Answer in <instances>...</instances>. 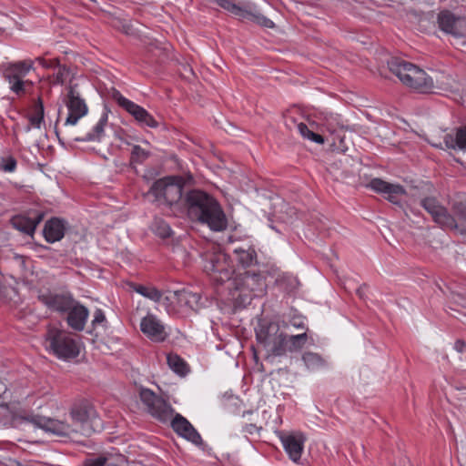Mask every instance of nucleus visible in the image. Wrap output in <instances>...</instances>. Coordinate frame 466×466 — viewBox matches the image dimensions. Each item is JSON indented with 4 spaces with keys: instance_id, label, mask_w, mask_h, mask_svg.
Listing matches in <instances>:
<instances>
[{
    "instance_id": "nucleus-1",
    "label": "nucleus",
    "mask_w": 466,
    "mask_h": 466,
    "mask_svg": "<svg viewBox=\"0 0 466 466\" xmlns=\"http://www.w3.org/2000/svg\"><path fill=\"white\" fill-rule=\"evenodd\" d=\"M184 207L188 218L207 225L213 231H223L228 227L227 217L218 201L200 189H190L185 193Z\"/></svg>"
},
{
    "instance_id": "nucleus-2",
    "label": "nucleus",
    "mask_w": 466,
    "mask_h": 466,
    "mask_svg": "<svg viewBox=\"0 0 466 466\" xmlns=\"http://www.w3.org/2000/svg\"><path fill=\"white\" fill-rule=\"evenodd\" d=\"M139 397L152 417L161 422L170 420L171 427L177 434L196 445L202 443V438L193 425L181 414L177 413L173 417L174 409L163 398L149 389H141Z\"/></svg>"
},
{
    "instance_id": "nucleus-3",
    "label": "nucleus",
    "mask_w": 466,
    "mask_h": 466,
    "mask_svg": "<svg viewBox=\"0 0 466 466\" xmlns=\"http://www.w3.org/2000/svg\"><path fill=\"white\" fill-rule=\"evenodd\" d=\"M420 206L431 216L432 220L441 228L459 229V223L466 222V195L458 194L450 202L452 214L433 197L420 199Z\"/></svg>"
},
{
    "instance_id": "nucleus-4",
    "label": "nucleus",
    "mask_w": 466,
    "mask_h": 466,
    "mask_svg": "<svg viewBox=\"0 0 466 466\" xmlns=\"http://www.w3.org/2000/svg\"><path fill=\"white\" fill-rule=\"evenodd\" d=\"M72 423L63 420L34 415L25 418V420L35 426L56 435L70 436L74 433H79L84 436H89L92 429L88 422V413L82 408H75L70 412Z\"/></svg>"
},
{
    "instance_id": "nucleus-5",
    "label": "nucleus",
    "mask_w": 466,
    "mask_h": 466,
    "mask_svg": "<svg viewBox=\"0 0 466 466\" xmlns=\"http://www.w3.org/2000/svg\"><path fill=\"white\" fill-rule=\"evenodd\" d=\"M387 64L403 85L421 93L430 92L434 87L432 77L419 66L400 57H390Z\"/></svg>"
},
{
    "instance_id": "nucleus-6",
    "label": "nucleus",
    "mask_w": 466,
    "mask_h": 466,
    "mask_svg": "<svg viewBox=\"0 0 466 466\" xmlns=\"http://www.w3.org/2000/svg\"><path fill=\"white\" fill-rule=\"evenodd\" d=\"M185 193L181 177H166L156 180L147 196L153 197V200L159 204L182 210Z\"/></svg>"
},
{
    "instance_id": "nucleus-7",
    "label": "nucleus",
    "mask_w": 466,
    "mask_h": 466,
    "mask_svg": "<svg viewBox=\"0 0 466 466\" xmlns=\"http://www.w3.org/2000/svg\"><path fill=\"white\" fill-rule=\"evenodd\" d=\"M266 287V279L257 270H245L238 272L230 280L228 289L236 301L239 304L249 303L252 292L262 293Z\"/></svg>"
},
{
    "instance_id": "nucleus-8",
    "label": "nucleus",
    "mask_w": 466,
    "mask_h": 466,
    "mask_svg": "<svg viewBox=\"0 0 466 466\" xmlns=\"http://www.w3.org/2000/svg\"><path fill=\"white\" fill-rule=\"evenodd\" d=\"M46 348L54 355L62 360L74 359L80 352L79 341L70 332L58 328L51 327L46 335Z\"/></svg>"
},
{
    "instance_id": "nucleus-9",
    "label": "nucleus",
    "mask_w": 466,
    "mask_h": 466,
    "mask_svg": "<svg viewBox=\"0 0 466 466\" xmlns=\"http://www.w3.org/2000/svg\"><path fill=\"white\" fill-rule=\"evenodd\" d=\"M204 270L215 285L232 280L234 273L228 256L221 251L207 253L204 256Z\"/></svg>"
},
{
    "instance_id": "nucleus-10",
    "label": "nucleus",
    "mask_w": 466,
    "mask_h": 466,
    "mask_svg": "<svg viewBox=\"0 0 466 466\" xmlns=\"http://www.w3.org/2000/svg\"><path fill=\"white\" fill-rule=\"evenodd\" d=\"M216 3L225 10L238 16L241 19L250 20L260 26L273 28L275 24L263 15L258 8L251 3H236L235 0H215Z\"/></svg>"
},
{
    "instance_id": "nucleus-11",
    "label": "nucleus",
    "mask_w": 466,
    "mask_h": 466,
    "mask_svg": "<svg viewBox=\"0 0 466 466\" xmlns=\"http://www.w3.org/2000/svg\"><path fill=\"white\" fill-rule=\"evenodd\" d=\"M32 60H24L10 63L5 68L4 76L9 84L10 89L20 96L26 92V86H32V82L24 80L33 68Z\"/></svg>"
},
{
    "instance_id": "nucleus-12",
    "label": "nucleus",
    "mask_w": 466,
    "mask_h": 466,
    "mask_svg": "<svg viewBox=\"0 0 466 466\" xmlns=\"http://www.w3.org/2000/svg\"><path fill=\"white\" fill-rule=\"evenodd\" d=\"M308 339L307 332L298 335L288 336L281 332L279 336L266 350L272 356L281 357L288 352H294L301 350Z\"/></svg>"
},
{
    "instance_id": "nucleus-13",
    "label": "nucleus",
    "mask_w": 466,
    "mask_h": 466,
    "mask_svg": "<svg viewBox=\"0 0 466 466\" xmlns=\"http://www.w3.org/2000/svg\"><path fill=\"white\" fill-rule=\"evenodd\" d=\"M64 103L68 109V116L65 121V126L76 125L81 117L87 114V106L77 90V85H70L68 86Z\"/></svg>"
},
{
    "instance_id": "nucleus-14",
    "label": "nucleus",
    "mask_w": 466,
    "mask_h": 466,
    "mask_svg": "<svg viewBox=\"0 0 466 466\" xmlns=\"http://www.w3.org/2000/svg\"><path fill=\"white\" fill-rule=\"evenodd\" d=\"M437 23L439 28L446 34L456 38H464L466 34V18L456 16L449 10H442L438 14Z\"/></svg>"
},
{
    "instance_id": "nucleus-15",
    "label": "nucleus",
    "mask_w": 466,
    "mask_h": 466,
    "mask_svg": "<svg viewBox=\"0 0 466 466\" xmlns=\"http://www.w3.org/2000/svg\"><path fill=\"white\" fill-rule=\"evenodd\" d=\"M377 193L384 195V198L392 204H400V197L406 194L404 187L398 184H391L381 178H373L367 186Z\"/></svg>"
},
{
    "instance_id": "nucleus-16",
    "label": "nucleus",
    "mask_w": 466,
    "mask_h": 466,
    "mask_svg": "<svg viewBox=\"0 0 466 466\" xmlns=\"http://www.w3.org/2000/svg\"><path fill=\"white\" fill-rule=\"evenodd\" d=\"M38 298L47 308L60 313H66L76 301L70 294H53L48 292L40 295Z\"/></svg>"
},
{
    "instance_id": "nucleus-17",
    "label": "nucleus",
    "mask_w": 466,
    "mask_h": 466,
    "mask_svg": "<svg viewBox=\"0 0 466 466\" xmlns=\"http://www.w3.org/2000/svg\"><path fill=\"white\" fill-rule=\"evenodd\" d=\"M140 329L148 338L157 342L164 341L167 337L164 325L152 314L142 319Z\"/></svg>"
},
{
    "instance_id": "nucleus-18",
    "label": "nucleus",
    "mask_w": 466,
    "mask_h": 466,
    "mask_svg": "<svg viewBox=\"0 0 466 466\" xmlns=\"http://www.w3.org/2000/svg\"><path fill=\"white\" fill-rule=\"evenodd\" d=\"M281 332L278 322L262 320L256 328V338L267 350Z\"/></svg>"
},
{
    "instance_id": "nucleus-19",
    "label": "nucleus",
    "mask_w": 466,
    "mask_h": 466,
    "mask_svg": "<svg viewBox=\"0 0 466 466\" xmlns=\"http://www.w3.org/2000/svg\"><path fill=\"white\" fill-rule=\"evenodd\" d=\"M281 442L289 458L297 462L302 454L305 437L302 433L282 434Z\"/></svg>"
},
{
    "instance_id": "nucleus-20",
    "label": "nucleus",
    "mask_w": 466,
    "mask_h": 466,
    "mask_svg": "<svg viewBox=\"0 0 466 466\" xmlns=\"http://www.w3.org/2000/svg\"><path fill=\"white\" fill-rule=\"evenodd\" d=\"M89 316V310L77 300L66 312V323L76 331H82L85 329L86 320Z\"/></svg>"
},
{
    "instance_id": "nucleus-21",
    "label": "nucleus",
    "mask_w": 466,
    "mask_h": 466,
    "mask_svg": "<svg viewBox=\"0 0 466 466\" xmlns=\"http://www.w3.org/2000/svg\"><path fill=\"white\" fill-rule=\"evenodd\" d=\"M173 298L177 299L179 307L187 308L193 311L199 310L205 304L199 293L188 289L174 291Z\"/></svg>"
},
{
    "instance_id": "nucleus-22",
    "label": "nucleus",
    "mask_w": 466,
    "mask_h": 466,
    "mask_svg": "<svg viewBox=\"0 0 466 466\" xmlns=\"http://www.w3.org/2000/svg\"><path fill=\"white\" fill-rule=\"evenodd\" d=\"M107 123V113L105 112L101 116L98 122L94 126L91 131L86 132L81 137H76L71 134L69 131L66 132L67 137L75 141H100L105 133V127Z\"/></svg>"
},
{
    "instance_id": "nucleus-23",
    "label": "nucleus",
    "mask_w": 466,
    "mask_h": 466,
    "mask_svg": "<svg viewBox=\"0 0 466 466\" xmlns=\"http://www.w3.org/2000/svg\"><path fill=\"white\" fill-rule=\"evenodd\" d=\"M65 229V221L57 218H53L46 222L43 232L46 240L49 243H54L63 238Z\"/></svg>"
},
{
    "instance_id": "nucleus-24",
    "label": "nucleus",
    "mask_w": 466,
    "mask_h": 466,
    "mask_svg": "<svg viewBox=\"0 0 466 466\" xmlns=\"http://www.w3.org/2000/svg\"><path fill=\"white\" fill-rule=\"evenodd\" d=\"M443 143L448 149L466 152V126L456 127L454 136L446 134L443 137Z\"/></svg>"
},
{
    "instance_id": "nucleus-25",
    "label": "nucleus",
    "mask_w": 466,
    "mask_h": 466,
    "mask_svg": "<svg viewBox=\"0 0 466 466\" xmlns=\"http://www.w3.org/2000/svg\"><path fill=\"white\" fill-rule=\"evenodd\" d=\"M127 112L142 125L152 128L158 127V122L145 108L135 103L130 106Z\"/></svg>"
},
{
    "instance_id": "nucleus-26",
    "label": "nucleus",
    "mask_w": 466,
    "mask_h": 466,
    "mask_svg": "<svg viewBox=\"0 0 466 466\" xmlns=\"http://www.w3.org/2000/svg\"><path fill=\"white\" fill-rule=\"evenodd\" d=\"M234 253L236 255V261L244 268L257 264V252L251 247L247 248H238L234 250Z\"/></svg>"
},
{
    "instance_id": "nucleus-27",
    "label": "nucleus",
    "mask_w": 466,
    "mask_h": 466,
    "mask_svg": "<svg viewBox=\"0 0 466 466\" xmlns=\"http://www.w3.org/2000/svg\"><path fill=\"white\" fill-rule=\"evenodd\" d=\"M133 290L142 295L143 297L159 302L162 299V292L153 286H145L141 284H131Z\"/></svg>"
},
{
    "instance_id": "nucleus-28",
    "label": "nucleus",
    "mask_w": 466,
    "mask_h": 466,
    "mask_svg": "<svg viewBox=\"0 0 466 466\" xmlns=\"http://www.w3.org/2000/svg\"><path fill=\"white\" fill-rule=\"evenodd\" d=\"M12 226L17 230L27 234L33 235L35 232V225L32 223V219L25 216H15L11 218Z\"/></svg>"
},
{
    "instance_id": "nucleus-29",
    "label": "nucleus",
    "mask_w": 466,
    "mask_h": 466,
    "mask_svg": "<svg viewBox=\"0 0 466 466\" xmlns=\"http://www.w3.org/2000/svg\"><path fill=\"white\" fill-rule=\"evenodd\" d=\"M30 125L35 128H40L44 121V105L40 97H38L32 106V114L28 116Z\"/></svg>"
},
{
    "instance_id": "nucleus-30",
    "label": "nucleus",
    "mask_w": 466,
    "mask_h": 466,
    "mask_svg": "<svg viewBox=\"0 0 466 466\" xmlns=\"http://www.w3.org/2000/svg\"><path fill=\"white\" fill-rule=\"evenodd\" d=\"M302 360L310 370H318L326 366V360L318 353L315 352H305L302 356Z\"/></svg>"
},
{
    "instance_id": "nucleus-31",
    "label": "nucleus",
    "mask_w": 466,
    "mask_h": 466,
    "mask_svg": "<svg viewBox=\"0 0 466 466\" xmlns=\"http://www.w3.org/2000/svg\"><path fill=\"white\" fill-rule=\"evenodd\" d=\"M290 120L293 122L294 126L296 127V129L304 138H307L318 144L324 143L323 137L310 130L306 124L302 122L297 123V121L294 118H290Z\"/></svg>"
},
{
    "instance_id": "nucleus-32",
    "label": "nucleus",
    "mask_w": 466,
    "mask_h": 466,
    "mask_svg": "<svg viewBox=\"0 0 466 466\" xmlns=\"http://www.w3.org/2000/svg\"><path fill=\"white\" fill-rule=\"evenodd\" d=\"M169 368L176 373L185 376L188 372L186 361L177 354H168L167 357Z\"/></svg>"
},
{
    "instance_id": "nucleus-33",
    "label": "nucleus",
    "mask_w": 466,
    "mask_h": 466,
    "mask_svg": "<svg viewBox=\"0 0 466 466\" xmlns=\"http://www.w3.org/2000/svg\"><path fill=\"white\" fill-rule=\"evenodd\" d=\"M151 228L156 235L162 238H167L171 235L169 225L161 218H155L152 222Z\"/></svg>"
},
{
    "instance_id": "nucleus-34",
    "label": "nucleus",
    "mask_w": 466,
    "mask_h": 466,
    "mask_svg": "<svg viewBox=\"0 0 466 466\" xmlns=\"http://www.w3.org/2000/svg\"><path fill=\"white\" fill-rule=\"evenodd\" d=\"M151 153L148 150L142 148L138 145H135L131 150L130 162L131 164H143Z\"/></svg>"
},
{
    "instance_id": "nucleus-35",
    "label": "nucleus",
    "mask_w": 466,
    "mask_h": 466,
    "mask_svg": "<svg viewBox=\"0 0 466 466\" xmlns=\"http://www.w3.org/2000/svg\"><path fill=\"white\" fill-rule=\"evenodd\" d=\"M56 67L58 70L55 76L54 83L63 85L70 74L69 68L66 66H61L60 64L54 68Z\"/></svg>"
},
{
    "instance_id": "nucleus-36",
    "label": "nucleus",
    "mask_w": 466,
    "mask_h": 466,
    "mask_svg": "<svg viewBox=\"0 0 466 466\" xmlns=\"http://www.w3.org/2000/svg\"><path fill=\"white\" fill-rule=\"evenodd\" d=\"M112 97L114 100L117 102V104L126 109L127 111L130 109V106L134 104V102L128 100L125 96L121 95V93L118 90L114 89L112 93Z\"/></svg>"
},
{
    "instance_id": "nucleus-37",
    "label": "nucleus",
    "mask_w": 466,
    "mask_h": 466,
    "mask_svg": "<svg viewBox=\"0 0 466 466\" xmlns=\"http://www.w3.org/2000/svg\"><path fill=\"white\" fill-rule=\"evenodd\" d=\"M106 316L102 309H97L94 313V319L92 320L93 328H96V326L106 322Z\"/></svg>"
},
{
    "instance_id": "nucleus-38",
    "label": "nucleus",
    "mask_w": 466,
    "mask_h": 466,
    "mask_svg": "<svg viewBox=\"0 0 466 466\" xmlns=\"http://www.w3.org/2000/svg\"><path fill=\"white\" fill-rule=\"evenodd\" d=\"M1 168L5 172H14L16 168V160L13 157L6 158Z\"/></svg>"
},
{
    "instance_id": "nucleus-39",
    "label": "nucleus",
    "mask_w": 466,
    "mask_h": 466,
    "mask_svg": "<svg viewBox=\"0 0 466 466\" xmlns=\"http://www.w3.org/2000/svg\"><path fill=\"white\" fill-rule=\"evenodd\" d=\"M36 61H38L39 64L46 68H54L55 66H59L58 59L46 60L43 57H37Z\"/></svg>"
},
{
    "instance_id": "nucleus-40",
    "label": "nucleus",
    "mask_w": 466,
    "mask_h": 466,
    "mask_svg": "<svg viewBox=\"0 0 466 466\" xmlns=\"http://www.w3.org/2000/svg\"><path fill=\"white\" fill-rule=\"evenodd\" d=\"M106 459L104 457H99L93 461L92 462L86 464V466H105Z\"/></svg>"
},
{
    "instance_id": "nucleus-41",
    "label": "nucleus",
    "mask_w": 466,
    "mask_h": 466,
    "mask_svg": "<svg viewBox=\"0 0 466 466\" xmlns=\"http://www.w3.org/2000/svg\"><path fill=\"white\" fill-rule=\"evenodd\" d=\"M32 219V223L35 225V229L36 228L37 225L43 220L44 214L40 212H36L35 216L34 218H30Z\"/></svg>"
},
{
    "instance_id": "nucleus-42",
    "label": "nucleus",
    "mask_w": 466,
    "mask_h": 466,
    "mask_svg": "<svg viewBox=\"0 0 466 466\" xmlns=\"http://www.w3.org/2000/svg\"><path fill=\"white\" fill-rule=\"evenodd\" d=\"M290 324L293 326V327H296V328H299V329H304L305 328V324H304V321L301 319H293L291 321H290Z\"/></svg>"
},
{
    "instance_id": "nucleus-43",
    "label": "nucleus",
    "mask_w": 466,
    "mask_h": 466,
    "mask_svg": "<svg viewBox=\"0 0 466 466\" xmlns=\"http://www.w3.org/2000/svg\"><path fill=\"white\" fill-rule=\"evenodd\" d=\"M454 349L458 352H462L465 349V342L461 339L456 340V342L454 343Z\"/></svg>"
},
{
    "instance_id": "nucleus-44",
    "label": "nucleus",
    "mask_w": 466,
    "mask_h": 466,
    "mask_svg": "<svg viewBox=\"0 0 466 466\" xmlns=\"http://www.w3.org/2000/svg\"><path fill=\"white\" fill-rule=\"evenodd\" d=\"M290 118H292L291 116H286L285 117V125L286 127L292 130L293 128H296V127L294 126L293 122L290 120Z\"/></svg>"
},
{
    "instance_id": "nucleus-45",
    "label": "nucleus",
    "mask_w": 466,
    "mask_h": 466,
    "mask_svg": "<svg viewBox=\"0 0 466 466\" xmlns=\"http://www.w3.org/2000/svg\"><path fill=\"white\" fill-rule=\"evenodd\" d=\"M366 287L365 284H363L362 286H360V288L357 289L356 292H357V295L360 298V299H364V288Z\"/></svg>"
},
{
    "instance_id": "nucleus-46",
    "label": "nucleus",
    "mask_w": 466,
    "mask_h": 466,
    "mask_svg": "<svg viewBox=\"0 0 466 466\" xmlns=\"http://www.w3.org/2000/svg\"><path fill=\"white\" fill-rule=\"evenodd\" d=\"M454 231H458L461 236L466 237V228H461L459 226V229H453Z\"/></svg>"
},
{
    "instance_id": "nucleus-47",
    "label": "nucleus",
    "mask_w": 466,
    "mask_h": 466,
    "mask_svg": "<svg viewBox=\"0 0 466 466\" xmlns=\"http://www.w3.org/2000/svg\"><path fill=\"white\" fill-rule=\"evenodd\" d=\"M164 301L166 304H169L172 301V298L170 296H166L164 298Z\"/></svg>"
},
{
    "instance_id": "nucleus-48",
    "label": "nucleus",
    "mask_w": 466,
    "mask_h": 466,
    "mask_svg": "<svg viewBox=\"0 0 466 466\" xmlns=\"http://www.w3.org/2000/svg\"><path fill=\"white\" fill-rule=\"evenodd\" d=\"M432 146L437 147V148H441V149L444 148L443 146H442V143H441V142L438 143V144L437 143H432Z\"/></svg>"
},
{
    "instance_id": "nucleus-49",
    "label": "nucleus",
    "mask_w": 466,
    "mask_h": 466,
    "mask_svg": "<svg viewBox=\"0 0 466 466\" xmlns=\"http://www.w3.org/2000/svg\"><path fill=\"white\" fill-rule=\"evenodd\" d=\"M30 129H31V126H27V127H25V131H26V132L30 131Z\"/></svg>"
},
{
    "instance_id": "nucleus-50",
    "label": "nucleus",
    "mask_w": 466,
    "mask_h": 466,
    "mask_svg": "<svg viewBox=\"0 0 466 466\" xmlns=\"http://www.w3.org/2000/svg\"><path fill=\"white\" fill-rule=\"evenodd\" d=\"M464 37H466V33H465V36Z\"/></svg>"
}]
</instances>
